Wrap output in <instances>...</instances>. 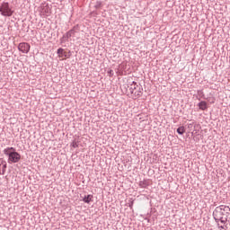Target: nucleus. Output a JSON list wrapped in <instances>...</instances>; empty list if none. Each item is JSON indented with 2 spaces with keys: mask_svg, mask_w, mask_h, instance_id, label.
<instances>
[{
  "mask_svg": "<svg viewBox=\"0 0 230 230\" xmlns=\"http://www.w3.org/2000/svg\"><path fill=\"white\" fill-rule=\"evenodd\" d=\"M230 215V208L229 206L221 205L215 208L213 211V217L215 222L218 224V222H221V224H227V218Z\"/></svg>",
  "mask_w": 230,
  "mask_h": 230,
  "instance_id": "1",
  "label": "nucleus"
},
{
  "mask_svg": "<svg viewBox=\"0 0 230 230\" xmlns=\"http://www.w3.org/2000/svg\"><path fill=\"white\" fill-rule=\"evenodd\" d=\"M4 154L8 157V163H19L21 161V154L17 153L15 147H6L4 149Z\"/></svg>",
  "mask_w": 230,
  "mask_h": 230,
  "instance_id": "2",
  "label": "nucleus"
},
{
  "mask_svg": "<svg viewBox=\"0 0 230 230\" xmlns=\"http://www.w3.org/2000/svg\"><path fill=\"white\" fill-rule=\"evenodd\" d=\"M78 31H80V25L76 24L71 30L66 31V34L63 35V37L60 39L61 44H65V42H68L69 39H71V37H75V35H76Z\"/></svg>",
  "mask_w": 230,
  "mask_h": 230,
  "instance_id": "3",
  "label": "nucleus"
},
{
  "mask_svg": "<svg viewBox=\"0 0 230 230\" xmlns=\"http://www.w3.org/2000/svg\"><path fill=\"white\" fill-rule=\"evenodd\" d=\"M0 13L3 17H12L13 15V10L10 7V3L2 2L0 4Z\"/></svg>",
  "mask_w": 230,
  "mask_h": 230,
  "instance_id": "4",
  "label": "nucleus"
},
{
  "mask_svg": "<svg viewBox=\"0 0 230 230\" xmlns=\"http://www.w3.org/2000/svg\"><path fill=\"white\" fill-rule=\"evenodd\" d=\"M129 92L131 94H134V96H137L139 98L143 96V86L133 81L129 86Z\"/></svg>",
  "mask_w": 230,
  "mask_h": 230,
  "instance_id": "5",
  "label": "nucleus"
},
{
  "mask_svg": "<svg viewBox=\"0 0 230 230\" xmlns=\"http://www.w3.org/2000/svg\"><path fill=\"white\" fill-rule=\"evenodd\" d=\"M30 44L27 42H22L18 45L19 51L25 54L30 53Z\"/></svg>",
  "mask_w": 230,
  "mask_h": 230,
  "instance_id": "6",
  "label": "nucleus"
},
{
  "mask_svg": "<svg viewBox=\"0 0 230 230\" xmlns=\"http://www.w3.org/2000/svg\"><path fill=\"white\" fill-rule=\"evenodd\" d=\"M6 161L0 159V175H4L6 172Z\"/></svg>",
  "mask_w": 230,
  "mask_h": 230,
  "instance_id": "7",
  "label": "nucleus"
},
{
  "mask_svg": "<svg viewBox=\"0 0 230 230\" xmlns=\"http://www.w3.org/2000/svg\"><path fill=\"white\" fill-rule=\"evenodd\" d=\"M198 107L200 111H208V102H206V101H201L199 102Z\"/></svg>",
  "mask_w": 230,
  "mask_h": 230,
  "instance_id": "8",
  "label": "nucleus"
},
{
  "mask_svg": "<svg viewBox=\"0 0 230 230\" xmlns=\"http://www.w3.org/2000/svg\"><path fill=\"white\" fill-rule=\"evenodd\" d=\"M83 201L85 202V204H89V202H93V195L89 194L84 197Z\"/></svg>",
  "mask_w": 230,
  "mask_h": 230,
  "instance_id": "9",
  "label": "nucleus"
},
{
  "mask_svg": "<svg viewBox=\"0 0 230 230\" xmlns=\"http://www.w3.org/2000/svg\"><path fill=\"white\" fill-rule=\"evenodd\" d=\"M176 132L180 135L182 136L185 132L186 129L184 128V126H181L177 128Z\"/></svg>",
  "mask_w": 230,
  "mask_h": 230,
  "instance_id": "10",
  "label": "nucleus"
},
{
  "mask_svg": "<svg viewBox=\"0 0 230 230\" xmlns=\"http://www.w3.org/2000/svg\"><path fill=\"white\" fill-rule=\"evenodd\" d=\"M140 188H148L149 184L147 181H139Z\"/></svg>",
  "mask_w": 230,
  "mask_h": 230,
  "instance_id": "11",
  "label": "nucleus"
},
{
  "mask_svg": "<svg viewBox=\"0 0 230 230\" xmlns=\"http://www.w3.org/2000/svg\"><path fill=\"white\" fill-rule=\"evenodd\" d=\"M102 6H103V4L102 3V1H97L95 5H94V8H96V10L102 8Z\"/></svg>",
  "mask_w": 230,
  "mask_h": 230,
  "instance_id": "12",
  "label": "nucleus"
},
{
  "mask_svg": "<svg viewBox=\"0 0 230 230\" xmlns=\"http://www.w3.org/2000/svg\"><path fill=\"white\" fill-rule=\"evenodd\" d=\"M57 53H58V55H64V49H62V48H60V49H58V51H57Z\"/></svg>",
  "mask_w": 230,
  "mask_h": 230,
  "instance_id": "13",
  "label": "nucleus"
},
{
  "mask_svg": "<svg viewBox=\"0 0 230 230\" xmlns=\"http://www.w3.org/2000/svg\"><path fill=\"white\" fill-rule=\"evenodd\" d=\"M73 148H78V144L76 142L72 143Z\"/></svg>",
  "mask_w": 230,
  "mask_h": 230,
  "instance_id": "14",
  "label": "nucleus"
},
{
  "mask_svg": "<svg viewBox=\"0 0 230 230\" xmlns=\"http://www.w3.org/2000/svg\"><path fill=\"white\" fill-rule=\"evenodd\" d=\"M108 75H110V76H112V75H114V71L109 70V71H108Z\"/></svg>",
  "mask_w": 230,
  "mask_h": 230,
  "instance_id": "15",
  "label": "nucleus"
},
{
  "mask_svg": "<svg viewBox=\"0 0 230 230\" xmlns=\"http://www.w3.org/2000/svg\"><path fill=\"white\" fill-rule=\"evenodd\" d=\"M128 204L130 209H132V206H134V200L130 201Z\"/></svg>",
  "mask_w": 230,
  "mask_h": 230,
  "instance_id": "16",
  "label": "nucleus"
},
{
  "mask_svg": "<svg viewBox=\"0 0 230 230\" xmlns=\"http://www.w3.org/2000/svg\"><path fill=\"white\" fill-rule=\"evenodd\" d=\"M198 94L200 96V94H204V93L202 91H198Z\"/></svg>",
  "mask_w": 230,
  "mask_h": 230,
  "instance_id": "17",
  "label": "nucleus"
},
{
  "mask_svg": "<svg viewBox=\"0 0 230 230\" xmlns=\"http://www.w3.org/2000/svg\"><path fill=\"white\" fill-rule=\"evenodd\" d=\"M45 13H49V9H45Z\"/></svg>",
  "mask_w": 230,
  "mask_h": 230,
  "instance_id": "18",
  "label": "nucleus"
},
{
  "mask_svg": "<svg viewBox=\"0 0 230 230\" xmlns=\"http://www.w3.org/2000/svg\"><path fill=\"white\" fill-rule=\"evenodd\" d=\"M218 228L219 229H225L224 226H219V225H218Z\"/></svg>",
  "mask_w": 230,
  "mask_h": 230,
  "instance_id": "19",
  "label": "nucleus"
}]
</instances>
